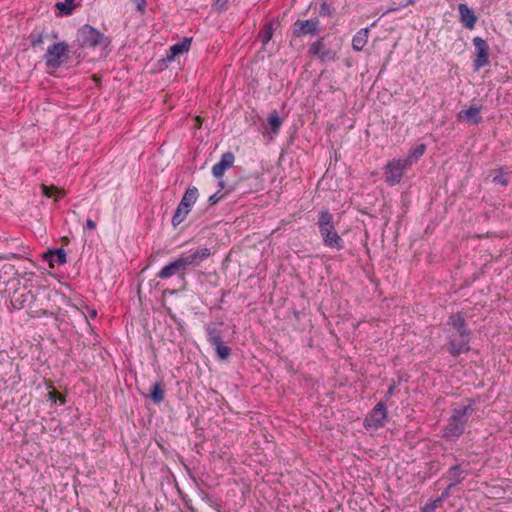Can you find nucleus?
Masks as SVG:
<instances>
[{
  "instance_id": "37",
  "label": "nucleus",
  "mask_w": 512,
  "mask_h": 512,
  "mask_svg": "<svg viewBox=\"0 0 512 512\" xmlns=\"http://www.w3.org/2000/svg\"><path fill=\"white\" fill-rule=\"evenodd\" d=\"M132 2L136 5L137 10L144 14L146 10V0H132Z\"/></svg>"
},
{
  "instance_id": "31",
  "label": "nucleus",
  "mask_w": 512,
  "mask_h": 512,
  "mask_svg": "<svg viewBox=\"0 0 512 512\" xmlns=\"http://www.w3.org/2000/svg\"><path fill=\"white\" fill-rule=\"evenodd\" d=\"M41 190H42V194L48 198H51L53 197L54 195H64V192L61 191L58 187L54 186V185H45V184H41Z\"/></svg>"
},
{
  "instance_id": "36",
  "label": "nucleus",
  "mask_w": 512,
  "mask_h": 512,
  "mask_svg": "<svg viewBox=\"0 0 512 512\" xmlns=\"http://www.w3.org/2000/svg\"><path fill=\"white\" fill-rule=\"evenodd\" d=\"M49 399L53 402H56V399H59V401L64 404L65 403V397L58 393L56 390H53V391H50L49 392Z\"/></svg>"
},
{
  "instance_id": "25",
  "label": "nucleus",
  "mask_w": 512,
  "mask_h": 512,
  "mask_svg": "<svg viewBox=\"0 0 512 512\" xmlns=\"http://www.w3.org/2000/svg\"><path fill=\"white\" fill-rule=\"evenodd\" d=\"M273 36V23L268 22L264 25V27L260 30L258 34V38L262 42L263 45L269 43Z\"/></svg>"
},
{
  "instance_id": "8",
  "label": "nucleus",
  "mask_w": 512,
  "mask_h": 512,
  "mask_svg": "<svg viewBox=\"0 0 512 512\" xmlns=\"http://www.w3.org/2000/svg\"><path fill=\"white\" fill-rule=\"evenodd\" d=\"M410 168L404 159H393L385 166V181L390 185L400 183L406 170Z\"/></svg>"
},
{
  "instance_id": "3",
  "label": "nucleus",
  "mask_w": 512,
  "mask_h": 512,
  "mask_svg": "<svg viewBox=\"0 0 512 512\" xmlns=\"http://www.w3.org/2000/svg\"><path fill=\"white\" fill-rule=\"evenodd\" d=\"M36 301V296L31 290H27L26 288L21 290H16L11 298V305L14 309H23L26 307H29V316L32 318H40L44 316H50L52 315L51 312H49L45 308L40 307H33L34 303Z\"/></svg>"
},
{
  "instance_id": "35",
  "label": "nucleus",
  "mask_w": 512,
  "mask_h": 512,
  "mask_svg": "<svg viewBox=\"0 0 512 512\" xmlns=\"http://www.w3.org/2000/svg\"><path fill=\"white\" fill-rule=\"evenodd\" d=\"M319 14L321 16H330L332 14L331 6L329 4H327L326 2H323L320 5Z\"/></svg>"
},
{
  "instance_id": "14",
  "label": "nucleus",
  "mask_w": 512,
  "mask_h": 512,
  "mask_svg": "<svg viewBox=\"0 0 512 512\" xmlns=\"http://www.w3.org/2000/svg\"><path fill=\"white\" fill-rule=\"evenodd\" d=\"M211 251L209 248H200L189 255H181V259L186 269L189 266H198L202 261L209 258Z\"/></svg>"
},
{
  "instance_id": "16",
  "label": "nucleus",
  "mask_w": 512,
  "mask_h": 512,
  "mask_svg": "<svg viewBox=\"0 0 512 512\" xmlns=\"http://www.w3.org/2000/svg\"><path fill=\"white\" fill-rule=\"evenodd\" d=\"M458 10L460 14V21L463 26L468 29H473L477 22V17L474 12L465 3H460L458 5Z\"/></svg>"
},
{
  "instance_id": "48",
  "label": "nucleus",
  "mask_w": 512,
  "mask_h": 512,
  "mask_svg": "<svg viewBox=\"0 0 512 512\" xmlns=\"http://www.w3.org/2000/svg\"><path fill=\"white\" fill-rule=\"evenodd\" d=\"M12 281H16L19 284V279L13 278Z\"/></svg>"
},
{
  "instance_id": "30",
  "label": "nucleus",
  "mask_w": 512,
  "mask_h": 512,
  "mask_svg": "<svg viewBox=\"0 0 512 512\" xmlns=\"http://www.w3.org/2000/svg\"><path fill=\"white\" fill-rule=\"evenodd\" d=\"M216 353L221 360H227L231 355V348L226 346L223 341L219 342V344H214Z\"/></svg>"
},
{
  "instance_id": "32",
  "label": "nucleus",
  "mask_w": 512,
  "mask_h": 512,
  "mask_svg": "<svg viewBox=\"0 0 512 512\" xmlns=\"http://www.w3.org/2000/svg\"><path fill=\"white\" fill-rule=\"evenodd\" d=\"M442 498H436L435 500L425 504L421 508V512H435V510L441 505Z\"/></svg>"
},
{
  "instance_id": "19",
  "label": "nucleus",
  "mask_w": 512,
  "mask_h": 512,
  "mask_svg": "<svg viewBox=\"0 0 512 512\" xmlns=\"http://www.w3.org/2000/svg\"><path fill=\"white\" fill-rule=\"evenodd\" d=\"M448 478L451 480L449 488L459 484L466 476V472L461 468L460 465H454L449 468L447 472Z\"/></svg>"
},
{
  "instance_id": "9",
  "label": "nucleus",
  "mask_w": 512,
  "mask_h": 512,
  "mask_svg": "<svg viewBox=\"0 0 512 512\" xmlns=\"http://www.w3.org/2000/svg\"><path fill=\"white\" fill-rule=\"evenodd\" d=\"M472 41L476 51V56L473 60V67L475 71H478L480 68L490 64L489 46L486 40L481 37H474Z\"/></svg>"
},
{
  "instance_id": "34",
  "label": "nucleus",
  "mask_w": 512,
  "mask_h": 512,
  "mask_svg": "<svg viewBox=\"0 0 512 512\" xmlns=\"http://www.w3.org/2000/svg\"><path fill=\"white\" fill-rule=\"evenodd\" d=\"M493 182L496 184H500L502 186H506L508 184V180L505 177V175L502 173L501 170L499 171V173L497 175H495L493 177Z\"/></svg>"
},
{
  "instance_id": "33",
  "label": "nucleus",
  "mask_w": 512,
  "mask_h": 512,
  "mask_svg": "<svg viewBox=\"0 0 512 512\" xmlns=\"http://www.w3.org/2000/svg\"><path fill=\"white\" fill-rule=\"evenodd\" d=\"M229 0H214L213 8L217 12H223L228 9Z\"/></svg>"
},
{
  "instance_id": "18",
  "label": "nucleus",
  "mask_w": 512,
  "mask_h": 512,
  "mask_svg": "<svg viewBox=\"0 0 512 512\" xmlns=\"http://www.w3.org/2000/svg\"><path fill=\"white\" fill-rule=\"evenodd\" d=\"M369 37V28L360 29L352 39V48L355 51H361L367 44Z\"/></svg>"
},
{
  "instance_id": "29",
  "label": "nucleus",
  "mask_w": 512,
  "mask_h": 512,
  "mask_svg": "<svg viewBox=\"0 0 512 512\" xmlns=\"http://www.w3.org/2000/svg\"><path fill=\"white\" fill-rule=\"evenodd\" d=\"M45 38V33L43 30L38 31L35 29L30 35H29V41L32 47L41 46L43 44Z\"/></svg>"
},
{
  "instance_id": "21",
  "label": "nucleus",
  "mask_w": 512,
  "mask_h": 512,
  "mask_svg": "<svg viewBox=\"0 0 512 512\" xmlns=\"http://www.w3.org/2000/svg\"><path fill=\"white\" fill-rule=\"evenodd\" d=\"M480 107L471 106L467 110H461L458 114L459 118H465L467 120H472L474 124H479L482 121V117L480 116Z\"/></svg>"
},
{
  "instance_id": "6",
  "label": "nucleus",
  "mask_w": 512,
  "mask_h": 512,
  "mask_svg": "<svg viewBox=\"0 0 512 512\" xmlns=\"http://www.w3.org/2000/svg\"><path fill=\"white\" fill-rule=\"evenodd\" d=\"M69 47L66 42H57L48 47L44 60L49 68H58L68 59Z\"/></svg>"
},
{
  "instance_id": "1",
  "label": "nucleus",
  "mask_w": 512,
  "mask_h": 512,
  "mask_svg": "<svg viewBox=\"0 0 512 512\" xmlns=\"http://www.w3.org/2000/svg\"><path fill=\"white\" fill-rule=\"evenodd\" d=\"M473 401L467 400V404L456 405L451 409L448 423L442 429V438L450 442H456L465 432L470 416L473 414Z\"/></svg>"
},
{
  "instance_id": "39",
  "label": "nucleus",
  "mask_w": 512,
  "mask_h": 512,
  "mask_svg": "<svg viewBox=\"0 0 512 512\" xmlns=\"http://www.w3.org/2000/svg\"><path fill=\"white\" fill-rule=\"evenodd\" d=\"M223 196V194L220 195V190H218L216 193L209 197L208 201L211 205H215Z\"/></svg>"
},
{
  "instance_id": "24",
  "label": "nucleus",
  "mask_w": 512,
  "mask_h": 512,
  "mask_svg": "<svg viewBox=\"0 0 512 512\" xmlns=\"http://www.w3.org/2000/svg\"><path fill=\"white\" fill-rule=\"evenodd\" d=\"M425 151H426V145L420 144V145L416 146L414 149H412L409 152L408 156L404 160L407 161V163L411 167L413 163L418 161V159L423 156Z\"/></svg>"
},
{
  "instance_id": "12",
  "label": "nucleus",
  "mask_w": 512,
  "mask_h": 512,
  "mask_svg": "<svg viewBox=\"0 0 512 512\" xmlns=\"http://www.w3.org/2000/svg\"><path fill=\"white\" fill-rule=\"evenodd\" d=\"M186 267L183 264L181 257H178L174 261L165 265L156 275L159 279H169L173 276H177L181 280L185 281L186 278Z\"/></svg>"
},
{
  "instance_id": "13",
  "label": "nucleus",
  "mask_w": 512,
  "mask_h": 512,
  "mask_svg": "<svg viewBox=\"0 0 512 512\" xmlns=\"http://www.w3.org/2000/svg\"><path fill=\"white\" fill-rule=\"evenodd\" d=\"M470 337L458 336V339L452 338L448 344V351L453 357H458L463 353L470 351Z\"/></svg>"
},
{
  "instance_id": "26",
  "label": "nucleus",
  "mask_w": 512,
  "mask_h": 512,
  "mask_svg": "<svg viewBox=\"0 0 512 512\" xmlns=\"http://www.w3.org/2000/svg\"><path fill=\"white\" fill-rule=\"evenodd\" d=\"M267 121L271 132L275 134L278 133L283 121L276 110L269 114Z\"/></svg>"
},
{
  "instance_id": "10",
  "label": "nucleus",
  "mask_w": 512,
  "mask_h": 512,
  "mask_svg": "<svg viewBox=\"0 0 512 512\" xmlns=\"http://www.w3.org/2000/svg\"><path fill=\"white\" fill-rule=\"evenodd\" d=\"M320 32V21L318 18L307 20H297L293 24V35L295 37H302L306 35L315 36Z\"/></svg>"
},
{
  "instance_id": "5",
  "label": "nucleus",
  "mask_w": 512,
  "mask_h": 512,
  "mask_svg": "<svg viewBox=\"0 0 512 512\" xmlns=\"http://www.w3.org/2000/svg\"><path fill=\"white\" fill-rule=\"evenodd\" d=\"M198 195V189L196 187L193 186L187 188L173 215L172 224L174 227L178 226L185 220L193 204L196 202Z\"/></svg>"
},
{
  "instance_id": "2",
  "label": "nucleus",
  "mask_w": 512,
  "mask_h": 512,
  "mask_svg": "<svg viewBox=\"0 0 512 512\" xmlns=\"http://www.w3.org/2000/svg\"><path fill=\"white\" fill-rule=\"evenodd\" d=\"M317 225L325 246L337 250L344 248V241L335 230L333 215L328 210L319 213Z\"/></svg>"
},
{
  "instance_id": "7",
  "label": "nucleus",
  "mask_w": 512,
  "mask_h": 512,
  "mask_svg": "<svg viewBox=\"0 0 512 512\" xmlns=\"http://www.w3.org/2000/svg\"><path fill=\"white\" fill-rule=\"evenodd\" d=\"M307 55L321 62H330L337 59V51L326 43L325 37H319L316 41L311 43Z\"/></svg>"
},
{
  "instance_id": "47",
  "label": "nucleus",
  "mask_w": 512,
  "mask_h": 512,
  "mask_svg": "<svg viewBox=\"0 0 512 512\" xmlns=\"http://www.w3.org/2000/svg\"><path fill=\"white\" fill-rule=\"evenodd\" d=\"M174 292H175L174 290H169V289H166V290L164 291V294H165V293H170V294H173Z\"/></svg>"
},
{
  "instance_id": "42",
  "label": "nucleus",
  "mask_w": 512,
  "mask_h": 512,
  "mask_svg": "<svg viewBox=\"0 0 512 512\" xmlns=\"http://www.w3.org/2000/svg\"><path fill=\"white\" fill-rule=\"evenodd\" d=\"M86 228L94 230L96 228V223L92 219H88L86 221Z\"/></svg>"
},
{
  "instance_id": "46",
  "label": "nucleus",
  "mask_w": 512,
  "mask_h": 512,
  "mask_svg": "<svg viewBox=\"0 0 512 512\" xmlns=\"http://www.w3.org/2000/svg\"><path fill=\"white\" fill-rule=\"evenodd\" d=\"M96 315H97L96 310H93V311L90 313V316H91V317H96Z\"/></svg>"
},
{
  "instance_id": "44",
  "label": "nucleus",
  "mask_w": 512,
  "mask_h": 512,
  "mask_svg": "<svg viewBox=\"0 0 512 512\" xmlns=\"http://www.w3.org/2000/svg\"><path fill=\"white\" fill-rule=\"evenodd\" d=\"M196 126H197L198 128H200V126H201V118H200V117H197V118H196Z\"/></svg>"
},
{
  "instance_id": "4",
  "label": "nucleus",
  "mask_w": 512,
  "mask_h": 512,
  "mask_svg": "<svg viewBox=\"0 0 512 512\" xmlns=\"http://www.w3.org/2000/svg\"><path fill=\"white\" fill-rule=\"evenodd\" d=\"M76 41L80 48H95L98 46L107 47L110 39L96 28L86 24L78 31Z\"/></svg>"
},
{
  "instance_id": "41",
  "label": "nucleus",
  "mask_w": 512,
  "mask_h": 512,
  "mask_svg": "<svg viewBox=\"0 0 512 512\" xmlns=\"http://www.w3.org/2000/svg\"><path fill=\"white\" fill-rule=\"evenodd\" d=\"M2 270H4L5 274H11L14 271V266L11 264L4 265Z\"/></svg>"
},
{
  "instance_id": "45",
  "label": "nucleus",
  "mask_w": 512,
  "mask_h": 512,
  "mask_svg": "<svg viewBox=\"0 0 512 512\" xmlns=\"http://www.w3.org/2000/svg\"><path fill=\"white\" fill-rule=\"evenodd\" d=\"M225 184H224V181L220 180L219 181V187H220V191L224 188Z\"/></svg>"
},
{
  "instance_id": "40",
  "label": "nucleus",
  "mask_w": 512,
  "mask_h": 512,
  "mask_svg": "<svg viewBox=\"0 0 512 512\" xmlns=\"http://www.w3.org/2000/svg\"><path fill=\"white\" fill-rule=\"evenodd\" d=\"M396 389V383L395 382H392L385 394V398L386 399H389L393 394H394V391Z\"/></svg>"
},
{
  "instance_id": "17",
  "label": "nucleus",
  "mask_w": 512,
  "mask_h": 512,
  "mask_svg": "<svg viewBox=\"0 0 512 512\" xmlns=\"http://www.w3.org/2000/svg\"><path fill=\"white\" fill-rule=\"evenodd\" d=\"M449 324L453 326L458 336L470 337L471 331L467 328L466 320L461 313L452 314L449 317Z\"/></svg>"
},
{
  "instance_id": "27",
  "label": "nucleus",
  "mask_w": 512,
  "mask_h": 512,
  "mask_svg": "<svg viewBox=\"0 0 512 512\" xmlns=\"http://www.w3.org/2000/svg\"><path fill=\"white\" fill-rule=\"evenodd\" d=\"M75 0H64V2H57L55 7L62 15H71L76 8Z\"/></svg>"
},
{
  "instance_id": "43",
  "label": "nucleus",
  "mask_w": 512,
  "mask_h": 512,
  "mask_svg": "<svg viewBox=\"0 0 512 512\" xmlns=\"http://www.w3.org/2000/svg\"><path fill=\"white\" fill-rule=\"evenodd\" d=\"M450 490H451V488H449V486H448L439 498H442V501H443L444 499L449 497Z\"/></svg>"
},
{
  "instance_id": "20",
  "label": "nucleus",
  "mask_w": 512,
  "mask_h": 512,
  "mask_svg": "<svg viewBox=\"0 0 512 512\" xmlns=\"http://www.w3.org/2000/svg\"><path fill=\"white\" fill-rule=\"evenodd\" d=\"M44 257L50 262L51 267L54 266V263L57 265H63L67 262L66 253L63 248H59L55 251H49L44 255Z\"/></svg>"
},
{
  "instance_id": "23",
  "label": "nucleus",
  "mask_w": 512,
  "mask_h": 512,
  "mask_svg": "<svg viewBox=\"0 0 512 512\" xmlns=\"http://www.w3.org/2000/svg\"><path fill=\"white\" fill-rule=\"evenodd\" d=\"M208 341L211 345L219 344L222 340V331L215 324H209L206 327Z\"/></svg>"
},
{
  "instance_id": "22",
  "label": "nucleus",
  "mask_w": 512,
  "mask_h": 512,
  "mask_svg": "<svg viewBox=\"0 0 512 512\" xmlns=\"http://www.w3.org/2000/svg\"><path fill=\"white\" fill-rule=\"evenodd\" d=\"M191 38H184L182 42L177 43L170 48L171 55L169 59H173L176 55L187 52L190 49Z\"/></svg>"
},
{
  "instance_id": "15",
  "label": "nucleus",
  "mask_w": 512,
  "mask_h": 512,
  "mask_svg": "<svg viewBox=\"0 0 512 512\" xmlns=\"http://www.w3.org/2000/svg\"><path fill=\"white\" fill-rule=\"evenodd\" d=\"M235 156L232 152H226L222 154L221 159L212 167V174L216 178H221L225 171L233 166Z\"/></svg>"
},
{
  "instance_id": "11",
  "label": "nucleus",
  "mask_w": 512,
  "mask_h": 512,
  "mask_svg": "<svg viewBox=\"0 0 512 512\" xmlns=\"http://www.w3.org/2000/svg\"><path fill=\"white\" fill-rule=\"evenodd\" d=\"M387 420V409L382 402L377 403L364 421L366 428L378 429L383 427Z\"/></svg>"
},
{
  "instance_id": "38",
  "label": "nucleus",
  "mask_w": 512,
  "mask_h": 512,
  "mask_svg": "<svg viewBox=\"0 0 512 512\" xmlns=\"http://www.w3.org/2000/svg\"><path fill=\"white\" fill-rule=\"evenodd\" d=\"M414 3H415V0H407L406 3L401 4L398 7H391V8H389L383 15H385L387 13H390V12H394V11L398 10L399 8H405V7L409 6V5H413Z\"/></svg>"
},
{
  "instance_id": "28",
  "label": "nucleus",
  "mask_w": 512,
  "mask_h": 512,
  "mask_svg": "<svg viewBox=\"0 0 512 512\" xmlns=\"http://www.w3.org/2000/svg\"><path fill=\"white\" fill-rule=\"evenodd\" d=\"M150 397L154 403H161L164 400V390L160 382L153 385Z\"/></svg>"
}]
</instances>
